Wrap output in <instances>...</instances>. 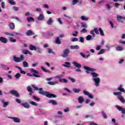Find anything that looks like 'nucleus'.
<instances>
[{
	"mask_svg": "<svg viewBox=\"0 0 125 125\" xmlns=\"http://www.w3.org/2000/svg\"><path fill=\"white\" fill-rule=\"evenodd\" d=\"M117 89L120 92H114V95L117 96V98L120 100V101H121V102L122 103H125V100L124 99V97L122 96V92L125 93V90L123 88V85H120Z\"/></svg>",
	"mask_w": 125,
	"mask_h": 125,
	"instance_id": "1",
	"label": "nucleus"
},
{
	"mask_svg": "<svg viewBox=\"0 0 125 125\" xmlns=\"http://www.w3.org/2000/svg\"><path fill=\"white\" fill-rule=\"evenodd\" d=\"M38 90H39L40 94H42V95H45L46 97H48V98H51L52 97H54V98L56 97V96L53 94H49L47 91H43L42 88H39Z\"/></svg>",
	"mask_w": 125,
	"mask_h": 125,
	"instance_id": "2",
	"label": "nucleus"
},
{
	"mask_svg": "<svg viewBox=\"0 0 125 125\" xmlns=\"http://www.w3.org/2000/svg\"><path fill=\"white\" fill-rule=\"evenodd\" d=\"M13 59L15 62H16L17 63H19L20 62H22V61H24V57L23 55H21L20 58L14 56L13 57Z\"/></svg>",
	"mask_w": 125,
	"mask_h": 125,
	"instance_id": "3",
	"label": "nucleus"
},
{
	"mask_svg": "<svg viewBox=\"0 0 125 125\" xmlns=\"http://www.w3.org/2000/svg\"><path fill=\"white\" fill-rule=\"evenodd\" d=\"M84 69L86 70V73L87 74H89V72H92V73H94V72H96V69L89 67L88 66H84Z\"/></svg>",
	"mask_w": 125,
	"mask_h": 125,
	"instance_id": "4",
	"label": "nucleus"
},
{
	"mask_svg": "<svg viewBox=\"0 0 125 125\" xmlns=\"http://www.w3.org/2000/svg\"><path fill=\"white\" fill-rule=\"evenodd\" d=\"M0 101L1 103H2V107H3V108H6V107L9 105V102H6L4 99H1Z\"/></svg>",
	"mask_w": 125,
	"mask_h": 125,
	"instance_id": "5",
	"label": "nucleus"
},
{
	"mask_svg": "<svg viewBox=\"0 0 125 125\" xmlns=\"http://www.w3.org/2000/svg\"><path fill=\"white\" fill-rule=\"evenodd\" d=\"M93 81L94 83L95 86H99L100 83V78L97 77V78H93Z\"/></svg>",
	"mask_w": 125,
	"mask_h": 125,
	"instance_id": "6",
	"label": "nucleus"
},
{
	"mask_svg": "<svg viewBox=\"0 0 125 125\" xmlns=\"http://www.w3.org/2000/svg\"><path fill=\"white\" fill-rule=\"evenodd\" d=\"M77 3H80L82 4L83 3V0H72L71 4L72 5H76Z\"/></svg>",
	"mask_w": 125,
	"mask_h": 125,
	"instance_id": "7",
	"label": "nucleus"
},
{
	"mask_svg": "<svg viewBox=\"0 0 125 125\" xmlns=\"http://www.w3.org/2000/svg\"><path fill=\"white\" fill-rule=\"evenodd\" d=\"M72 64L73 66H74V67H76V68H78L79 69H81V68H82V64L79 63L78 62L76 61L73 62Z\"/></svg>",
	"mask_w": 125,
	"mask_h": 125,
	"instance_id": "8",
	"label": "nucleus"
},
{
	"mask_svg": "<svg viewBox=\"0 0 125 125\" xmlns=\"http://www.w3.org/2000/svg\"><path fill=\"white\" fill-rule=\"evenodd\" d=\"M83 93H84L85 95H87V96H88L89 98H90L91 99H93V95H92V94H90L88 91H83Z\"/></svg>",
	"mask_w": 125,
	"mask_h": 125,
	"instance_id": "9",
	"label": "nucleus"
},
{
	"mask_svg": "<svg viewBox=\"0 0 125 125\" xmlns=\"http://www.w3.org/2000/svg\"><path fill=\"white\" fill-rule=\"evenodd\" d=\"M9 119H11V120H13L15 123H21V120H20V119H19L18 117H9Z\"/></svg>",
	"mask_w": 125,
	"mask_h": 125,
	"instance_id": "10",
	"label": "nucleus"
},
{
	"mask_svg": "<svg viewBox=\"0 0 125 125\" xmlns=\"http://www.w3.org/2000/svg\"><path fill=\"white\" fill-rule=\"evenodd\" d=\"M10 93L12 94L13 95H15L16 97H19L20 95L18 92H17V91L12 90L10 91Z\"/></svg>",
	"mask_w": 125,
	"mask_h": 125,
	"instance_id": "11",
	"label": "nucleus"
},
{
	"mask_svg": "<svg viewBox=\"0 0 125 125\" xmlns=\"http://www.w3.org/2000/svg\"><path fill=\"white\" fill-rule=\"evenodd\" d=\"M81 20L82 21H88L89 20V18L88 17L82 16L80 17Z\"/></svg>",
	"mask_w": 125,
	"mask_h": 125,
	"instance_id": "12",
	"label": "nucleus"
},
{
	"mask_svg": "<svg viewBox=\"0 0 125 125\" xmlns=\"http://www.w3.org/2000/svg\"><path fill=\"white\" fill-rule=\"evenodd\" d=\"M0 42L3 43H6L7 42V39L3 37H0Z\"/></svg>",
	"mask_w": 125,
	"mask_h": 125,
	"instance_id": "13",
	"label": "nucleus"
},
{
	"mask_svg": "<svg viewBox=\"0 0 125 125\" xmlns=\"http://www.w3.org/2000/svg\"><path fill=\"white\" fill-rule=\"evenodd\" d=\"M21 105L26 109H29V108H30V105H29V103H22L21 104Z\"/></svg>",
	"mask_w": 125,
	"mask_h": 125,
	"instance_id": "14",
	"label": "nucleus"
},
{
	"mask_svg": "<svg viewBox=\"0 0 125 125\" xmlns=\"http://www.w3.org/2000/svg\"><path fill=\"white\" fill-rule=\"evenodd\" d=\"M69 54V50L66 49L64 51L63 53L62 54V57H67L68 56V54Z\"/></svg>",
	"mask_w": 125,
	"mask_h": 125,
	"instance_id": "15",
	"label": "nucleus"
},
{
	"mask_svg": "<svg viewBox=\"0 0 125 125\" xmlns=\"http://www.w3.org/2000/svg\"><path fill=\"white\" fill-rule=\"evenodd\" d=\"M84 101V99L83 98V97L80 96L78 98V102L80 103V104H83V103Z\"/></svg>",
	"mask_w": 125,
	"mask_h": 125,
	"instance_id": "16",
	"label": "nucleus"
},
{
	"mask_svg": "<svg viewBox=\"0 0 125 125\" xmlns=\"http://www.w3.org/2000/svg\"><path fill=\"white\" fill-rule=\"evenodd\" d=\"M91 75L93 78V79H95L99 77V75L95 72H91Z\"/></svg>",
	"mask_w": 125,
	"mask_h": 125,
	"instance_id": "17",
	"label": "nucleus"
},
{
	"mask_svg": "<svg viewBox=\"0 0 125 125\" xmlns=\"http://www.w3.org/2000/svg\"><path fill=\"white\" fill-rule=\"evenodd\" d=\"M53 21V19H52V18H49L47 21V25H52Z\"/></svg>",
	"mask_w": 125,
	"mask_h": 125,
	"instance_id": "18",
	"label": "nucleus"
},
{
	"mask_svg": "<svg viewBox=\"0 0 125 125\" xmlns=\"http://www.w3.org/2000/svg\"><path fill=\"white\" fill-rule=\"evenodd\" d=\"M22 52L23 54H29V55H33V54L28 50H23Z\"/></svg>",
	"mask_w": 125,
	"mask_h": 125,
	"instance_id": "19",
	"label": "nucleus"
},
{
	"mask_svg": "<svg viewBox=\"0 0 125 125\" xmlns=\"http://www.w3.org/2000/svg\"><path fill=\"white\" fill-rule=\"evenodd\" d=\"M38 20L40 21H43L44 20V16H43V14H41L39 15Z\"/></svg>",
	"mask_w": 125,
	"mask_h": 125,
	"instance_id": "20",
	"label": "nucleus"
},
{
	"mask_svg": "<svg viewBox=\"0 0 125 125\" xmlns=\"http://www.w3.org/2000/svg\"><path fill=\"white\" fill-rule=\"evenodd\" d=\"M63 67H66L67 68H70L71 66V63L69 62H65L64 64L62 65Z\"/></svg>",
	"mask_w": 125,
	"mask_h": 125,
	"instance_id": "21",
	"label": "nucleus"
},
{
	"mask_svg": "<svg viewBox=\"0 0 125 125\" xmlns=\"http://www.w3.org/2000/svg\"><path fill=\"white\" fill-rule=\"evenodd\" d=\"M57 83H58V81H50L48 82V84H50V85H55V84H57Z\"/></svg>",
	"mask_w": 125,
	"mask_h": 125,
	"instance_id": "22",
	"label": "nucleus"
},
{
	"mask_svg": "<svg viewBox=\"0 0 125 125\" xmlns=\"http://www.w3.org/2000/svg\"><path fill=\"white\" fill-rule=\"evenodd\" d=\"M72 90L75 93H79V92H81L82 89H81V88H74L72 89Z\"/></svg>",
	"mask_w": 125,
	"mask_h": 125,
	"instance_id": "23",
	"label": "nucleus"
},
{
	"mask_svg": "<svg viewBox=\"0 0 125 125\" xmlns=\"http://www.w3.org/2000/svg\"><path fill=\"white\" fill-rule=\"evenodd\" d=\"M28 102L31 104V105H33V106H38V104L36 103V102L31 100H28Z\"/></svg>",
	"mask_w": 125,
	"mask_h": 125,
	"instance_id": "24",
	"label": "nucleus"
},
{
	"mask_svg": "<svg viewBox=\"0 0 125 125\" xmlns=\"http://www.w3.org/2000/svg\"><path fill=\"white\" fill-rule=\"evenodd\" d=\"M117 18L118 21H119V22H123V20H124V17L121 16H117Z\"/></svg>",
	"mask_w": 125,
	"mask_h": 125,
	"instance_id": "25",
	"label": "nucleus"
},
{
	"mask_svg": "<svg viewBox=\"0 0 125 125\" xmlns=\"http://www.w3.org/2000/svg\"><path fill=\"white\" fill-rule=\"evenodd\" d=\"M49 103H50L51 104H52V105H57V102H56V101L55 100H50L49 101Z\"/></svg>",
	"mask_w": 125,
	"mask_h": 125,
	"instance_id": "26",
	"label": "nucleus"
},
{
	"mask_svg": "<svg viewBox=\"0 0 125 125\" xmlns=\"http://www.w3.org/2000/svg\"><path fill=\"white\" fill-rule=\"evenodd\" d=\"M35 51H37L38 53H42V48H40V47L37 46L36 47Z\"/></svg>",
	"mask_w": 125,
	"mask_h": 125,
	"instance_id": "27",
	"label": "nucleus"
},
{
	"mask_svg": "<svg viewBox=\"0 0 125 125\" xmlns=\"http://www.w3.org/2000/svg\"><path fill=\"white\" fill-rule=\"evenodd\" d=\"M26 36H32V35H34V32L31 30H28L26 32Z\"/></svg>",
	"mask_w": 125,
	"mask_h": 125,
	"instance_id": "28",
	"label": "nucleus"
},
{
	"mask_svg": "<svg viewBox=\"0 0 125 125\" xmlns=\"http://www.w3.org/2000/svg\"><path fill=\"white\" fill-rule=\"evenodd\" d=\"M70 48L71 49H79L80 48V46H79V45H72L70 46Z\"/></svg>",
	"mask_w": 125,
	"mask_h": 125,
	"instance_id": "29",
	"label": "nucleus"
},
{
	"mask_svg": "<svg viewBox=\"0 0 125 125\" xmlns=\"http://www.w3.org/2000/svg\"><path fill=\"white\" fill-rule=\"evenodd\" d=\"M26 19L28 22H31V21L35 22V19H34L32 17H27Z\"/></svg>",
	"mask_w": 125,
	"mask_h": 125,
	"instance_id": "30",
	"label": "nucleus"
},
{
	"mask_svg": "<svg viewBox=\"0 0 125 125\" xmlns=\"http://www.w3.org/2000/svg\"><path fill=\"white\" fill-rule=\"evenodd\" d=\"M59 80L61 83H68V80L65 79H59Z\"/></svg>",
	"mask_w": 125,
	"mask_h": 125,
	"instance_id": "31",
	"label": "nucleus"
},
{
	"mask_svg": "<svg viewBox=\"0 0 125 125\" xmlns=\"http://www.w3.org/2000/svg\"><path fill=\"white\" fill-rule=\"evenodd\" d=\"M17 35H20V33L17 32H12L10 33V36L11 37H15V36H17Z\"/></svg>",
	"mask_w": 125,
	"mask_h": 125,
	"instance_id": "32",
	"label": "nucleus"
},
{
	"mask_svg": "<svg viewBox=\"0 0 125 125\" xmlns=\"http://www.w3.org/2000/svg\"><path fill=\"white\" fill-rule=\"evenodd\" d=\"M55 42L57 44H61V41H60V38L59 37L56 38Z\"/></svg>",
	"mask_w": 125,
	"mask_h": 125,
	"instance_id": "33",
	"label": "nucleus"
},
{
	"mask_svg": "<svg viewBox=\"0 0 125 125\" xmlns=\"http://www.w3.org/2000/svg\"><path fill=\"white\" fill-rule=\"evenodd\" d=\"M9 26L11 30H13L15 28V25L12 22L9 24Z\"/></svg>",
	"mask_w": 125,
	"mask_h": 125,
	"instance_id": "34",
	"label": "nucleus"
},
{
	"mask_svg": "<svg viewBox=\"0 0 125 125\" xmlns=\"http://www.w3.org/2000/svg\"><path fill=\"white\" fill-rule=\"evenodd\" d=\"M81 55L82 56V57H83V58H88V57L90 56V54L85 55L84 54H83V53H81Z\"/></svg>",
	"mask_w": 125,
	"mask_h": 125,
	"instance_id": "35",
	"label": "nucleus"
},
{
	"mask_svg": "<svg viewBox=\"0 0 125 125\" xmlns=\"http://www.w3.org/2000/svg\"><path fill=\"white\" fill-rule=\"evenodd\" d=\"M106 52V50L103 49L100 50L99 52L98 53V55H100L101 54H103Z\"/></svg>",
	"mask_w": 125,
	"mask_h": 125,
	"instance_id": "36",
	"label": "nucleus"
},
{
	"mask_svg": "<svg viewBox=\"0 0 125 125\" xmlns=\"http://www.w3.org/2000/svg\"><path fill=\"white\" fill-rule=\"evenodd\" d=\"M116 48L118 51H123L124 50V48L121 46H118Z\"/></svg>",
	"mask_w": 125,
	"mask_h": 125,
	"instance_id": "37",
	"label": "nucleus"
},
{
	"mask_svg": "<svg viewBox=\"0 0 125 125\" xmlns=\"http://www.w3.org/2000/svg\"><path fill=\"white\" fill-rule=\"evenodd\" d=\"M41 69L43 72H45V73H50V71L46 69L45 68H44L43 66H41Z\"/></svg>",
	"mask_w": 125,
	"mask_h": 125,
	"instance_id": "38",
	"label": "nucleus"
},
{
	"mask_svg": "<svg viewBox=\"0 0 125 125\" xmlns=\"http://www.w3.org/2000/svg\"><path fill=\"white\" fill-rule=\"evenodd\" d=\"M36 48H37V47H36L35 46H34L33 45H30L29 46V49L30 50H35V51Z\"/></svg>",
	"mask_w": 125,
	"mask_h": 125,
	"instance_id": "39",
	"label": "nucleus"
},
{
	"mask_svg": "<svg viewBox=\"0 0 125 125\" xmlns=\"http://www.w3.org/2000/svg\"><path fill=\"white\" fill-rule=\"evenodd\" d=\"M21 77V74L20 73H17L15 75V78H16V80H19Z\"/></svg>",
	"mask_w": 125,
	"mask_h": 125,
	"instance_id": "40",
	"label": "nucleus"
},
{
	"mask_svg": "<svg viewBox=\"0 0 125 125\" xmlns=\"http://www.w3.org/2000/svg\"><path fill=\"white\" fill-rule=\"evenodd\" d=\"M23 66L24 68H27L29 67V63L27 62L24 61L23 62Z\"/></svg>",
	"mask_w": 125,
	"mask_h": 125,
	"instance_id": "41",
	"label": "nucleus"
},
{
	"mask_svg": "<svg viewBox=\"0 0 125 125\" xmlns=\"http://www.w3.org/2000/svg\"><path fill=\"white\" fill-rule=\"evenodd\" d=\"M99 31L100 32V34L102 37H104V32H103V30H102V28H99Z\"/></svg>",
	"mask_w": 125,
	"mask_h": 125,
	"instance_id": "42",
	"label": "nucleus"
},
{
	"mask_svg": "<svg viewBox=\"0 0 125 125\" xmlns=\"http://www.w3.org/2000/svg\"><path fill=\"white\" fill-rule=\"evenodd\" d=\"M9 42H16V39H14L13 37H10L9 39Z\"/></svg>",
	"mask_w": 125,
	"mask_h": 125,
	"instance_id": "43",
	"label": "nucleus"
},
{
	"mask_svg": "<svg viewBox=\"0 0 125 125\" xmlns=\"http://www.w3.org/2000/svg\"><path fill=\"white\" fill-rule=\"evenodd\" d=\"M8 2L12 5H15V4H16V3L14 0H8Z\"/></svg>",
	"mask_w": 125,
	"mask_h": 125,
	"instance_id": "44",
	"label": "nucleus"
},
{
	"mask_svg": "<svg viewBox=\"0 0 125 125\" xmlns=\"http://www.w3.org/2000/svg\"><path fill=\"white\" fill-rule=\"evenodd\" d=\"M86 40L87 41H91V40H92V36L91 35H88L86 37Z\"/></svg>",
	"mask_w": 125,
	"mask_h": 125,
	"instance_id": "45",
	"label": "nucleus"
},
{
	"mask_svg": "<svg viewBox=\"0 0 125 125\" xmlns=\"http://www.w3.org/2000/svg\"><path fill=\"white\" fill-rule=\"evenodd\" d=\"M30 71L31 73H34V74H39L38 71L34 69L33 68H30Z\"/></svg>",
	"mask_w": 125,
	"mask_h": 125,
	"instance_id": "46",
	"label": "nucleus"
},
{
	"mask_svg": "<svg viewBox=\"0 0 125 125\" xmlns=\"http://www.w3.org/2000/svg\"><path fill=\"white\" fill-rule=\"evenodd\" d=\"M78 35H79V32L77 31H74L72 33L73 37H78Z\"/></svg>",
	"mask_w": 125,
	"mask_h": 125,
	"instance_id": "47",
	"label": "nucleus"
},
{
	"mask_svg": "<svg viewBox=\"0 0 125 125\" xmlns=\"http://www.w3.org/2000/svg\"><path fill=\"white\" fill-rule=\"evenodd\" d=\"M27 90L29 92H30V94H32V93H33V91H32V88L30 86H28L27 87Z\"/></svg>",
	"mask_w": 125,
	"mask_h": 125,
	"instance_id": "48",
	"label": "nucleus"
},
{
	"mask_svg": "<svg viewBox=\"0 0 125 125\" xmlns=\"http://www.w3.org/2000/svg\"><path fill=\"white\" fill-rule=\"evenodd\" d=\"M19 70H20L21 74H23V75H25V74H26V72L24 71V70H22V68L19 67Z\"/></svg>",
	"mask_w": 125,
	"mask_h": 125,
	"instance_id": "49",
	"label": "nucleus"
},
{
	"mask_svg": "<svg viewBox=\"0 0 125 125\" xmlns=\"http://www.w3.org/2000/svg\"><path fill=\"white\" fill-rule=\"evenodd\" d=\"M102 114L103 115V117L104 119H108V116L106 115V114H105V112L104 111L102 112Z\"/></svg>",
	"mask_w": 125,
	"mask_h": 125,
	"instance_id": "50",
	"label": "nucleus"
},
{
	"mask_svg": "<svg viewBox=\"0 0 125 125\" xmlns=\"http://www.w3.org/2000/svg\"><path fill=\"white\" fill-rule=\"evenodd\" d=\"M90 35H92V37H93V38H94V37H95V33H94V30H92L90 31Z\"/></svg>",
	"mask_w": 125,
	"mask_h": 125,
	"instance_id": "51",
	"label": "nucleus"
},
{
	"mask_svg": "<svg viewBox=\"0 0 125 125\" xmlns=\"http://www.w3.org/2000/svg\"><path fill=\"white\" fill-rule=\"evenodd\" d=\"M1 6L3 9H4V8H5V3L3 1L1 2Z\"/></svg>",
	"mask_w": 125,
	"mask_h": 125,
	"instance_id": "52",
	"label": "nucleus"
},
{
	"mask_svg": "<svg viewBox=\"0 0 125 125\" xmlns=\"http://www.w3.org/2000/svg\"><path fill=\"white\" fill-rule=\"evenodd\" d=\"M81 33H82L83 34H84L85 33H87V30H86V29L83 28L81 31Z\"/></svg>",
	"mask_w": 125,
	"mask_h": 125,
	"instance_id": "53",
	"label": "nucleus"
},
{
	"mask_svg": "<svg viewBox=\"0 0 125 125\" xmlns=\"http://www.w3.org/2000/svg\"><path fill=\"white\" fill-rule=\"evenodd\" d=\"M81 26L83 28H87V24L86 23H81Z\"/></svg>",
	"mask_w": 125,
	"mask_h": 125,
	"instance_id": "54",
	"label": "nucleus"
},
{
	"mask_svg": "<svg viewBox=\"0 0 125 125\" xmlns=\"http://www.w3.org/2000/svg\"><path fill=\"white\" fill-rule=\"evenodd\" d=\"M94 32L96 33V35H99V31H98V29H97V28L94 29Z\"/></svg>",
	"mask_w": 125,
	"mask_h": 125,
	"instance_id": "55",
	"label": "nucleus"
},
{
	"mask_svg": "<svg viewBox=\"0 0 125 125\" xmlns=\"http://www.w3.org/2000/svg\"><path fill=\"white\" fill-rule=\"evenodd\" d=\"M69 80L72 82V83H76V80L74 78H72V77H69Z\"/></svg>",
	"mask_w": 125,
	"mask_h": 125,
	"instance_id": "56",
	"label": "nucleus"
},
{
	"mask_svg": "<svg viewBox=\"0 0 125 125\" xmlns=\"http://www.w3.org/2000/svg\"><path fill=\"white\" fill-rule=\"evenodd\" d=\"M5 67H6V65H5L3 63L0 64V68H2V69H4L5 68Z\"/></svg>",
	"mask_w": 125,
	"mask_h": 125,
	"instance_id": "57",
	"label": "nucleus"
},
{
	"mask_svg": "<svg viewBox=\"0 0 125 125\" xmlns=\"http://www.w3.org/2000/svg\"><path fill=\"white\" fill-rule=\"evenodd\" d=\"M47 50H48V53H54V52H53V51L52 50V49H50V48H48L47 49Z\"/></svg>",
	"mask_w": 125,
	"mask_h": 125,
	"instance_id": "58",
	"label": "nucleus"
},
{
	"mask_svg": "<svg viewBox=\"0 0 125 125\" xmlns=\"http://www.w3.org/2000/svg\"><path fill=\"white\" fill-rule=\"evenodd\" d=\"M33 99L36 101H40V98L37 96H33Z\"/></svg>",
	"mask_w": 125,
	"mask_h": 125,
	"instance_id": "59",
	"label": "nucleus"
},
{
	"mask_svg": "<svg viewBox=\"0 0 125 125\" xmlns=\"http://www.w3.org/2000/svg\"><path fill=\"white\" fill-rule=\"evenodd\" d=\"M116 108L119 110V111H123V107L119 106V105H116Z\"/></svg>",
	"mask_w": 125,
	"mask_h": 125,
	"instance_id": "60",
	"label": "nucleus"
},
{
	"mask_svg": "<svg viewBox=\"0 0 125 125\" xmlns=\"http://www.w3.org/2000/svg\"><path fill=\"white\" fill-rule=\"evenodd\" d=\"M32 87L35 89V90H39V88L36 86V85H32Z\"/></svg>",
	"mask_w": 125,
	"mask_h": 125,
	"instance_id": "61",
	"label": "nucleus"
},
{
	"mask_svg": "<svg viewBox=\"0 0 125 125\" xmlns=\"http://www.w3.org/2000/svg\"><path fill=\"white\" fill-rule=\"evenodd\" d=\"M78 40L77 38H72L71 39L72 42H78Z\"/></svg>",
	"mask_w": 125,
	"mask_h": 125,
	"instance_id": "62",
	"label": "nucleus"
},
{
	"mask_svg": "<svg viewBox=\"0 0 125 125\" xmlns=\"http://www.w3.org/2000/svg\"><path fill=\"white\" fill-rule=\"evenodd\" d=\"M118 42L119 43H122V44H125V41H124L123 40H119L118 41Z\"/></svg>",
	"mask_w": 125,
	"mask_h": 125,
	"instance_id": "63",
	"label": "nucleus"
},
{
	"mask_svg": "<svg viewBox=\"0 0 125 125\" xmlns=\"http://www.w3.org/2000/svg\"><path fill=\"white\" fill-rule=\"evenodd\" d=\"M80 42H84V39L83 37H80Z\"/></svg>",
	"mask_w": 125,
	"mask_h": 125,
	"instance_id": "64",
	"label": "nucleus"
}]
</instances>
